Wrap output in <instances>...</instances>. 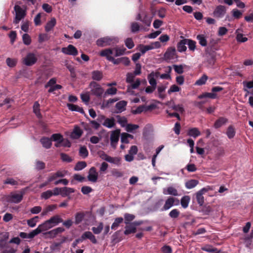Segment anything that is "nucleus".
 <instances>
[{
    "instance_id": "obj_1",
    "label": "nucleus",
    "mask_w": 253,
    "mask_h": 253,
    "mask_svg": "<svg viewBox=\"0 0 253 253\" xmlns=\"http://www.w3.org/2000/svg\"><path fill=\"white\" fill-rule=\"evenodd\" d=\"M113 54V49L111 48H108L102 50L99 53V55L101 57H105L107 60L112 62L115 65L121 63L122 57L115 59L111 56Z\"/></svg>"
},
{
    "instance_id": "obj_2",
    "label": "nucleus",
    "mask_w": 253,
    "mask_h": 253,
    "mask_svg": "<svg viewBox=\"0 0 253 253\" xmlns=\"http://www.w3.org/2000/svg\"><path fill=\"white\" fill-rule=\"evenodd\" d=\"M24 194L25 191L24 190L20 191L19 194L11 192L9 194L5 196L4 199L8 203L18 204L23 200Z\"/></svg>"
},
{
    "instance_id": "obj_3",
    "label": "nucleus",
    "mask_w": 253,
    "mask_h": 253,
    "mask_svg": "<svg viewBox=\"0 0 253 253\" xmlns=\"http://www.w3.org/2000/svg\"><path fill=\"white\" fill-rule=\"evenodd\" d=\"M88 239L93 244H96L97 243L96 238L93 234L90 231L84 232L80 238L76 239L72 244V246L74 248H76L77 245L81 242H82L83 240Z\"/></svg>"
},
{
    "instance_id": "obj_4",
    "label": "nucleus",
    "mask_w": 253,
    "mask_h": 253,
    "mask_svg": "<svg viewBox=\"0 0 253 253\" xmlns=\"http://www.w3.org/2000/svg\"><path fill=\"white\" fill-rule=\"evenodd\" d=\"M90 87L91 88V92L92 94L96 97H101L104 92V89L99 84L95 82L92 81L90 83Z\"/></svg>"
},
{
    "instance_id": "obj_5",
    "label": "nucleus",
    "mask_w": 253,
    "mask_h": 253,
    "mask_svg": "<svg viewBox=\"0 0 253 253\" xmlns=\"http://www.w3.org/2000/svg\"><path fill=\"white\" fill-rule=\"evenodd\" d=\"M14 8L16 14L13 23L15 24H18L20 21L24 18L26 13L25 11L18 5H15Z\"/></svg>"
},
{
    "instance_id": "obj_6",
    "label": "nucleus",
    "mask_w": 253,
    "mask_h": 253,
    "mask_svg": "<svg viewBox=\"0 0 253 253\" xmlns=\"http://www.w3.org/2000/svg\"><path fill=\"white\" fill-rule=\"evenodd\" d=\"M38 60L35 54L33 53H28L25 57L23 58L22 63L27 66H31L35 64Z\"/></svg>"
},
{
    "instance_id": "obj_7",
    "label": "nucleus",
    "mask_w": 253,
    "mask_h": 253,
    "mask_svg": "<svg viewBox=\"0 0 253 253\" xmlns=\"http://www.w3.org/2000/svg\"><path fill=\"white\" fill-rule=\"evenodd\" d=\"M96 42L98 46L104 47L111 45L115 43V42L114 39L106 37L98 39Z\"/></svg>"
},
{
    "instance_id": "obj_8",
    "label": "nucleus",
    "mask_w": 253,
    "mask_h": 253,
    "mask_svg": "<svg viewBox=\"0 0 253 253\" xmlns=\"http://www.w3.org/2000/svg\"><path fill=\"white\" fill-rule=\"evenodd\" d=\"M68 171L66 170H58L56 172L51 173L47 178L48 182H51L57 179V178H62L67 175Z\"/></svg>"
},
{
    "instance_id": "obj_9",
    "label": "nucleus",
    "mask_w": 253,
    "mask_h": 253,
    "mask_svg": "<svg viewBox=\"0 0 253 253\" xmlns=\"http://www.w3.org/2000/svg\"><path fill=\"white\" fill-rule=\"evenodd\" d=\"M179 200L172 197H169L165 202V205L162 209V211H167L169 210L173 205L179 204Z\"/></svg>"
},
{
    "instance_id": "obj_10",
    "label": "nucleus",
    "mask_w": 253,
    "mask_h": 253,
    "mask_svg": "<svg viewBox=\"0 0 253 253\" xmlns=\"http://www.w3.org/2000/svg\"><path fill=\"white\" fill-rule=\"evenodd\" d=\"M120 130L116 129L112 131L110 136L111 145L112 147L115 148L119 139Z\"/></svg>"
},
{
    "instance_id": "obj_11",
    "label": "nucleus",
    "mask_w": 253,
    "mask_h": 253,
    "mask_svg": "<svg viewBox=\"0 0 253 253\" xmlns=\"http://www.w3.org/2000/svg\"><path fill=\"white\" fill-rule=\"evenodd\" d=\"M209 188H203L196 194V198L198 204L200 206H203L204 203V197L203 194L208 192Z\"/></svg>"
},
{
    "instance_id": "obj_12",
    "label": "nucleus",
    "mask_w": 253,
    "mask_h": 253,
    "mask_svg": "<svg viewBox=\"0 0 253 253\" xmlns=\"http://www.w3.org/2000/svg\"><path fill=\"white\" fill-rule=\"evenodd\" d=\"M216 61L215 55L213 53H206L205 55V62L207 64V66L212 67Z\"/></svg>"
},
{
    "instance_id": "obj_13",
    "label": "nucleus",
    "mask_w": 253,
    "mask_h": 253,
    "mask_svg": "<svg viewBox=\"0 0 253 253\" xmlns=\"http://www.w3.org/2000/svg\"><path fill=\"white\" fill-rule=\"evenodd\" d=\"M61 51L63 53L67 55L76 56L78 54L77 49L72 44H69L67 47H63Z\"/></svg>"
},
{
    "instance_id": "obj_14",
    "label": "nucleus",
    "mask_w": 253,
    "mask_h": 253,
    "mask_svg": "<svg viewBox=\"0 0 253 253\" xmlns=\"http://www.w3.org/2000/svg\"><path fill=\"white\" fill-rule=\"evenodd\" d=\"M98 177V172L96 171V168L95 167H91L88 171V174L87 175V179L88 181L95 183L97 181Z\"/></svg>"
},
{
    "instance_id": "obj_15",
    "label": "nucleus",
    "mask_w": 253,
    "mask_h": 253,
    "mask_svg": "<svg viewBox=\"0 0 253 253\" xmlns=\"http://www.w3.org/2000/svg\"><path fill=\"white\" fill-rule=\"evenodd\" d=\"M225 12V7L223 5H219L216 6L213 14L215 17L220 18L224 15Z\"/></svg>"
},
{
    "instance_id": "obj_16",
    "label": "nucleus",
    "mask_w": 253,
    "mask_h": 253,
    "mask_svg": "<svg viewBox=\"0 0 253 253\" xmlns=\"http://www.w3.org/2000/svg\"><path fill=\"white\" fill-rule=\"evenodd\" d=\"M228 122V119L223 117H220L214 122L213 126L215 128H219L222 126L225 125Z\"/></svg>"
},
{
    "instance_id": "obj_17",
    "label": "nucleus",
    "mask_w": 253,
    "mask_h": 253,
    "mask_svg": "<svg viewBox=\"0 0 253 253\" xmlns=\"http://www.w3.org/2000/svg\"><path fill=\"white\" fill-rule=\"evenodd\" d=\"M176 53L175 48L174 47H169L164 54V57L167 60H169L174 58Z\"/></svg>"
},
{
    "instance_id": "obj_18",
    "label": "nucleus",
    "mask_w": 253,
    "mask_h": 253,
    "mask_svg": "<svg viewBox=\"0 0 253 253\" xmlns=\"http://www.w3.org/2000/svg\"><path fill=\"white\" fill-rule=\"evenodd\" d=\"M40 142L42 146L46 149H49L52 145V141L50 138L42 137L40 139Z\"/></svg>"
},
{
    "instance_id": "obj_19",
    "label": "nucleus",
    "mask_w": 253,
    "mask_h": 253,
    "mask_svg": "<svg viewBox=\"0 0 253 253\" xmlns=\"http://www.w3.org/2000/svg\"><path fill=\"white\" fill-rule=\"evenodd\" d=\"M52 227L58 225L59 223L63 222V219L58 215H55L52 216L48 219Z\"/></svg>"
},
{
    "instance_id": "obj_20",
    "label": "nucleus",
    "mask_w": 253,
    "mask_h": 253,
    "mask_svg": "<svg viewBox=\"0 0 253 253\" xmlns=\"http://www.w3.org/2000/svg\"><path fill=\"white\" fill-rule=\"evenodd\" d=\"M83 133V131L78 126H76L71 133V136L74 139L80 138Z\"/></svg>"
},
{
    "instance_id": "obj_21",
    "label": "nucleus",
    "mask_w": 253,
    "mask_h": 253,
    "mask_svg": "<svg viewBox=\"0 0 253 253\" xmlns=\"http://www.w3.org/2000/svg\"><path fill=\"white\" fill-rule=\"evenodd\" d=\"M127 102L126 101L122 100L117 102L116 104V108L117 110V113H120L126 110V106Z\"/></svg>"
},
{
    "instance_id": "obj_22",
    "label": "nucleus",
    "mask_w": 253,
    "mask_h": 253,
    "mask_svg": "<svg viewBox=\"0 0 253 253\" xmlns=\"http://www.w3.org/2000/svg\"><path fill=\"white\" fill-rule=\"evenodd\" d=\"M103 126L108 128H112L115 126V120L113 117L111 118H105L102 123Z\"/></svg>"
},
{
    "instance_id": "obj_23",
    "label": "nucleus",
    "mask_w": 253,
    "mask_h": 253,
    "mask_svg": "<svg viewBox=\"0 0 253 253\" xmlns=\"http://www.w3.org/2000/svg\"><path fill=\"white\" fill-rule=\"evenodd\" d=\"M67 107L68 109L72 111L78 112L82 114H84L85 115V112L83 108L80 107V106L77 105H75L73 104H67Z\"/></svg>"
},
{
    "instance_id": "obj_24",
    "label": "nucleus",
    "mask_w": 253,
    "mask_h": 253,
    "mask_svg": "<svg viewBox=\"0 0 253 253\" xmlns=\"http://www.w3.org/2000/svg\"><path fill=\"white\" fill-rule=\"evenodd\" d=\"M187 135L195 138L201 135V132L198 128L193 127L188 129Z\"/></svg>"
},
{
    "instance_id": "obj_25",
    "label": "nucleus",
    "mask_w": 253,
    "mask_h": 253,
    "mask_svg": "<svg viewBox=\"0 0 253 253\" xmlns=\"http://www.w3.org/2000/svg\"><path fill=\"white\" fill-rule=\"evenodd\" d=\"M187 39H184L183 40H181L179 42H178L177 47V50L179 52H182L185 51L187 49V47L186 46V44H187L186 42Z\"/></svg>"
},
{
    "instance_id": "obj_26",
    "label": "nucleus",
    "mask_w": 253,
    "mask_h": 253,
    "mask_svg": "<svg viewBox=\"0 0 253 253\" xmlns=\"http://www.w3.org/2000/svg\"><path fill=\"white\" fill-rule=\"evenodd\" d=\"M75 189L72 188L64 187L61 188V195L63 197L69 196L70 194L74 193Z\"/></svg>"
},
{
    "instance_id": "obj_27",
    "label": "nucleus",
    "mask_w": 253,
    "mask_h": 253,
    "mask_svg": "<svg viewBox=\"0 0 253 253\" xmlns=\"http://www.w3.org/2000/svg\"><path fill=\"white\" fill-rule=\"evenodd\" d=\"M113 49V52L115 51V56L118 57L123 55L125 54L126 48L123 46L122 47H116L112 48Z\"/></svg>"
},
{
    "instance_id": "obj_28",
    "label": "nucleus",
    "mask_w": 253,
    "mask_h": 253,
    "mask_svg": "<svg viewBox=\"0 0 253 253\" xmlns=\"http://www.w3.org/2000/svg\"><path fill=\"white\" fill-rule=\"evenodd\" d=\"M56 21L55 18H51L50 20L48 21L45 26V30L46 32H49L56 25Z\"/></svg>"
},
{
    "instance_id": "obj_29",
    "label": "nucleus",
    "mask_w": 253,
    "mask_h": 253,
    "mask_svg": "<svg viewBox=\"0 0 253 253\" xmlns=\"http://www.w3.org/2000/svg\"><path fill=\"white\" fill-rule=\"evenodd\" d=\"M163 193L165 195L169 194L174 196L178 195L177 190L173 187H169L167 190L164 189Z\"/></svg>"
},
{
    "instance_id": "obj_30",
    "label": "nucleus",
    "mask_w": 253,
    "mask_h": 253,
    "mask_svg": "<svg viewBox=\"0 0 253 253\" xmlns=\"http://www.w3.org/2000/svg\"><path fill=\"white\" fill-rule=\"evenodd\" d=\"M226 133L229 139L233 138L236 134L234 127L232 125L229 126L227 128Z\"/></svg>"
},
{
    "instance_id": "obj_31",
    "label": "nucleus",
    "mask_w": 253,
    "mask_h": 253,
    "mask_svg": "<svg viewBox=\"0 0 253 253\" xmlns=\"http://www.w3.org/2000/svg\"><path fill=\"white\" fill-rule=\"evenodd\" d=\"M85 216V214L84 212H78L75 214V223L76 225L80 224L84 219Z\"/></svg>"
},
{
    "instance_id": "obj_32",
    "label": "nucleus",
    "mask_w": 253,
    "mask_h": 253,
    "mask_svg": "<svg viewBox=\"0 0 253 253\" xmlns=\"http://www.w3.org/2000/svg\"><path fill=\"white\" fill-rule=\"evenodd\" d=\"M92 79L93 80L99 81L103 78V74L101 71L95 70L93 71L92 73Z\"/></svg>"
},
{
    "instance_id": "obj_33",
    "label": "nucleus",
    "mask_w": 253,
    "mask_h": 253,
    "mask_svg": "<svg viewBox=\"0 0 253 253\" xmlns=\"http://www.w3.org/2000/svg\"><path fill=\"white\" fill-rule=\"evenodd\" d=\"M42 232L47 231L52 228L48 220H46L39 225Z\"/></svg>"
},
{
    "instance_id": "obj_34",
    "label": "nucleus",
    "mask_w": 253,
    "mask_h": 253,
    "mask_svg": "<svg viewBox=\"0 0 253 253\" xmlns=\"http://www.w3.org/2000/svg\"><path fill=\"white\" fill-rule=\"evenodd\" d=\"M126 230L124 231V234L128 235L131 233H135L136 232V227L129 224L125 227Z\"/></svg>"
},
{
    "instance_id": "obj_35",
    "label": "nucleus",
    "mask_w": 253,
    "mask_h": 253,
    "mask_svg": "<svg viewBox=\"0 0 253 253\" xmlns=\"http://www.w3.org/2000/svg\"><path fill=\"white\" fill-rule=\"evenodd\" d=\"M197 39L199 41V44L202 46H206L207 41L204 35L201 34L197 36Z\"/></svg>"
},
{
    "instance_id": "obj_36",
    "label": "nucleus",
    "mask_w": 253,
    "mask_h": 253,
    "mask_svg": "<svg viewBox=\"0 0 253 253\" xmlns=\"http://www.w3.org/2000/svg\"><path fill=\"white\" fill-rule=\"evenodd\" d=\"M190 201V198L189 196H184L182 197L180 201L181 206L184 209L187 208L188 206Z\"/></svg>"
},
{
    "instance_id": "obj_37",
    "label": "nucleus",
    "mask_w": 253,
    "mask_h": 253,
    "mask_svg": "<svg viewBox=\"0 0 253 253\" xmlns=\"http://www.w3.org/2000/svg\"><path fill=\"white\" fill-rule=\"evenodd\" d=\"M217 97V95L215 93L212 92H205L198 96V98L203 99L204 98H210L211 99H214Z\"/></svg>"
},
{
    "instance_id": "obj_38",
    "label": "nucleus",
    "mask_w": 253,
    "mask_h": 253,
    "mask_svg": "<svg viewBox=\"0 0 253 253\" xmlns=\"http://www.w3.org/2000/svg\"><path fill=\"white\" fill-rule=\"evenodd\" d=\"M199 183V181L196 179H191L187 181L185 183V187L187 189H192L195 187Z\"/></svg>"
},
{
    "instance_id": "obj_39",
    "label": "nucleus",
    "mask_w": 253,
    "mask_h": 253,
    "mask_svg": "<svg viewBox=\"0 0 253 253\" xmlns=\"http://www.w3.org/2000/svg\"><path fill=\"white\" fill-rule=\"evenodd\" d=\"M116 118L117 119L118 123L121 125L122 127L126 126L127 125V120L125 117H121L120 115H117Z\"/></svg>"
},
{
    "instance_id": "obj_40",
    "label": "nucleus",
    "mask_w": 253,
    "mask_h": 253,
    "mask_svg": "<svg viewBox=\"0 0 253 253\" xmlns=\"http://www.w3.org/2000/svg\"><path fill=\"white\" fill-rule=\"evenodd\" d=\"M124 219L122 217H117L115 218L114 222L111 225V229L113 230H116L120 224L122 223L123 222Z\"/></svg>"
},
{
    "instance_id": "obj_41",
    "label": "nucleus",
    "mask_w": 253,
    "mask_h": 253,
    "mask_svg": "<svg viewBox=\"0 0 253 253\" xmlns=\"http://www.w3.org/2000/svg\"><path fill=\"white\" fill-rule=\"evenodd\" d=\"M40 107V105L39 102L36 101L33 105V112L39 118L41 117Z\"/></svg>"
},
{
    "instance_id": "obj_42",
    "label": "nucleus",
    "mask_w": 253,
    "mask_h": 253,
    "mask_svg": "<svg viewBox=\"0 0 253 253\" xmlns=\"http://www.w3.org/2000/svg\"><path fill=\"white\" fill-rule=\"evenodd\" d=\"M79 155L83 158H86L88 155V152L85 146H81L79 150Z\"/></svg>"
},
{
    "instance_id": "obj_43",
    "label": "nucleus",
    "mask_w": 253,
    "mask_h": 253,
    "mask_svg": "<svg viewBox=\"0 0 253 253\" xmlns=\"http://www.w3.org/2000/svg\"><path fill=\"white\" fill-rule=\"evenodd\" d=\"M135 216L134 215L126 213L124 214L125 223L126 225L129 224L130 222L133 220Z\"/></svg>"
},
{
    "instance_id": "obj_44",
    "label": "nucleus",
    "mask_w": 253,
    "mask_h": 253,
    "mask_svg": "<svg viewBox=\"0 0 253 253\" xmlns=\"http://www.w3.org/2000/svg\"><path fill=\"white\" fill-rule=\"evenodd\" d=\"M86 166V163L84 161L78 162L75 166L74 170L77 171L81 170L85 168Z\"/></svg>"
},
{
    "instance_id": "obj_45",
    "label": "nucleus",
    "mask_w": 253,
    "mask_h": 253,
    "mask_svg": "<svg viewBox=\"0 0 253 253\" xmlns=\"http://www.w3.org/2000/svg\"><path fill=\"white\" fill-rule=\"evenodd\" d=\"M208 77L206 74H204L195 83V84L197 85H202L206 84Z\"/></svg>"
},
{
    "instance_id": "obj_46",
    "label": "nucleus",
    "mask_w": 253,
    "mask_h": 253,
    "mask_svg": "<svg viewBox=\"0 0 253 253\" xmlns=\"http://www.w3.org/2000/svg\"><path fill=\"white\" fill-rule=\"evenodd\" d=\"M45 168V164L42 161L36 160L35 162V169L38 170H42Z\"/></svg>"
},
{
    "instance_id": "obj_47",
    "label": "nucleus",
    "mask_w": 253,
    "mask_h": 253,
    "mask_svg": "<svg viewBox=\"0 0 253 253\" xmlns=\"http://www.w3.org/2000/svg\"><path fill=\"white\" fill-rule=\"evenodd\" d=\"M6 63L8 66L12 68L15 67L17 63V60L16 59L7 58L6 59Z\"/></svg>"
},
{
    "instance_id": "obj_48",
    "label": "nucleus",
    "mask_w": 253,
    "mask_h": 253,
    "mask_svg": "<svg viewBox=\"0 0 253 253\" xmlns=\"http://www.w3.org/2000/svg\"><path fill=\"white\" fill-rule=\"evenodd\" d=\"M186 42L189 50L194 51L196 48V42L193 40L187 39Z\"/></svg>"
},
{
    "instance_id": "obj_49",
    "label": "nucleus",
    "mask_w": 253,
    "mask_h": 253,
    "mask_svg": "<svg viewBox=\"0 0 253 253\" xmlns=\"http://www.w3.org/2000/svg\"><path fill=\"white\" fill-rule=\"evenodd\" d=\"M38 219L39 216H36L33 218L27 220V223L28 225L31 227H35L36 225L37 222H38Z\"/></svg>"
},
{
    "instance_id": "obj_50",
    "label": "nucleus",
    "mask_w": 253,
    "mask_h": 253,
    "mask_svg": "<svg viewBox=\"0 0 253 253\" xmlns=\"http://www.w3.org/2000/svg\"><path fill=\"white\" fill-rule=\"evenodd\" d=\"M117 89L116 87H110L108 88L104 93V97H106L108 95H115L117 93Z\"/></svg>"
},
{
    "instance_id": "obj_51",
    "label": "nucleus",
    "mask_w": 253,
    "mask_h": 253,
    "mask_svg": "<svg viewBox=\"0 0 253 253\" xmlns=\"http://www.w3.org/2000/svg\"><path fill=\"white\" fill-rule=\"evenodd\" d=\"M152 18L150 17L148 15L145 14L143 16L141 22H143L147 26H150L151 23Z\"/></svg>"
},
{
    "instance_id": "obj_52",
    "label": "nucleus",
    "mask_w": 253,
    "mask_h": 253,
    "mask_svg": "<svg viewBox=\"0 0 253 253\" xmlns=\"http://www.w3.org/2000/svg\"><path fill=\"white\" fill-rule=\"evenodd\" d=\"M51 141H53L55 142L63 140V136L60 133H54L50 137Z\"/></svg>"
},
{
    "instance_id": "obj_53",
    "label": "nucleus",
    "mask_w": 253,
    "mask_h": 253,
    "mask_svg": "<svg viewBox=\"0 0 253 253\" xmlns=\"http://www.w3.org/2000/svg\"><path fill=\"white\" fill-rule=\"evenodd\" d=\"M103 228V224L102 222L99 223L97 227H93L91 228L93 232L95 234H98L100 233Z\"/></svg>"
},
{
    "instance_id": "obj_54",
    "label": "nucleus",
    "mask_w": 253,
    "mask_h": 253,
    "mask_svg": "<svg viewBox=\"0 0 253 253\" xmlns=\"http://www.w3.org/2000/svg\"><path fill=\"white\" fill-rule=\"evenodd\" d=\"M23 43L27 45H30L31 43V38L28 34H24L22 36Z\"/></svg>"
},
{
    "instance_id": "obj_55",
    "label": "nucleus",
    "mask_w": 253,
    "mask_h": 253,
    "mask_svg": "<svg viewBox=\"0 0 253 253\" xmlns=\"http://www.w3.org/2000/svg\"><path fill=\"white\" fill-rule=\"evenodd\" d=\"M42 231L40 229L39 226L35 230H33L32 232H31L30 233H29V238L32 239L34 237H35L36 235L38 234L42 233Z\"/></svg>"
},
{
    "instance_id": "obj_56",
    "label": "nucleus",
    "mask_w": 253,
    "mask_h": 253,
    "mask_svg": "<svg viewBox=\"0 0 253 253\" xmlns=\"http://www.w3.org/2000/svg\"><path fill=\"white\" fill-rule=\"evenodd\" d=\"M166 88V87L163 85L159 86L158 87L157 89L160 98L164 99L166 97V95L163 93V92L165 91Z\"/></svg>"
},
{
    "instance_id": "obj_57",
    "label": "nucleus",
    "mask_w": 253,
    "mask_h": 253,
    "mask_svg": "<svg viewBox=\"0 0 253 253\" xmlns=\"http://www.w3.org/2000/svg\"><path fill=\"white\" fill-rule=\"evenodd\" d=\"M108 162L116 165L119 166L121 165V159L119 157H111Z\"/></svg>"
},
{
    "instance_id": "obj_58",
    "label": "nucleus",
    "mask_w": 253,
    "mask_h": 253,
    "mask_svg": "<svg viewBox=\"0 0 253 253\" xmlns=\"http://www.w3.org/2000/svg\"><path fill=\"white\" fill-rule=\"evenodd\" d=\"M180 214V211L176 209L171 210L169 215L172 218H177Z\"/></svg>"
},
{
    "instance_id": "obj_59",
    "label": "nucleus",
    "mask_w": 253,
    "mask_h": 253,
    "mask_svg": "<svg viewBox=\"0 0 253 253\" xmlns=\"http://www.w3.org/2000/svg\"><path fill=\"white\" fill-rule=\"evenodd\" d=\"M61 159L62 161L67 163H70L72 161V159L67 154L62 153L60 154Z\"/></svg>"
},
{
    "instance_id": "obj_60",
    "label": "nucleus",
    "mask_w": 253,
    "mask_h": 253,
    "mask_svg": "<svg viewBox=\"0 0 253 253\" xmlns=\"http://www.w3.org/2000/svg\"><path fill=\"white\" fill-rule=\"evenodd\" d=\"M125 45L128 49H132L134 44L131 38H128L125 40Z\"/></svg>"
},
{
    "instance_id": "obj_61",
    "label": "nucleus",
    "mask_w": 253,
    "mask_h": 253,
    "mask_svg": "<svg viewBox=\"0 0 253 253\" xmlns=\"http://www.w3.org/2000/svg\"><path fill=\"white\" fill-rule=\"evenodd\" d=\"M139 126L137 125L129 124L126 126V130L127 132H131L133 130L136 129Z\"/></svg>"
},
{
    "instance_id": "obj_62",
    "label": "nucleus",
    "mask_w": 253,
    "mask_h": 253,
    "mask_svg": "<svg viewBox=\"0 0 253 253\" xmlns=\"http://www.w3.org/2000/svg\"><path fill=\"white\" fill-rule=\"evenodd\" d=\"M53 196L52 191L51 190H48L42 193V198L44 199H48Z\"/></svg>"
},
{
    "instance_id": "obj_63",
    "label": "nucleus",
    "mask_w": 253,
    "mask_h": 253,
    "mask_svg": "<svg viewBox=\"0 0 253 253\" xmlns=\"http://www.w3.org/2000/svg\"><path fill=\"white\" fill-rule=\"evenodd\" d=\"M140 29V26L137 22H132L131 24V31L132 33L137 32Z\"/></svg>"
},
{
    "instance_id": "obj_64",
    "label": "nucleus",
    "mask_w": 253,
    "mask_h": 253,
    "mask_svg": "<svg viewBox=\"0 0 253 253\" xmlns=\"http://www.w3.org/2000/svg\"><path fill=\"white\" fill-rule=\"evenodd\" d=\"M92 191L93 189L88 186H84L81 188V192L84 195H87Z\"/></svg>"
}]
</instances>
